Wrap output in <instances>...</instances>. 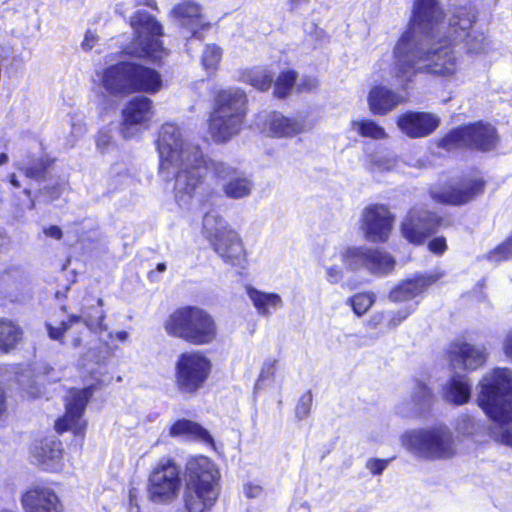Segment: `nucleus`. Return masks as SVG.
I'll use <instances>...</instances> for the list:
<instances>
[{
  "label": "nucleus",
  "mask_w": 512,
  "mask_h": 512,
  "mask_svg": "<svg viewBox=\"0 0 512 512\" xmlns=\"http://www.w3.org/2000/svg\"><path fill=\"white\" fill-rule=\"evenodd\" d=\"M411 398L417 405H430L433 399V393L425 383L417 381Z\"/></svg>",
  "instance_id": "42"
},
{
  "label": "nucleus",
  "mask_w": 512,
  "mask_h": 512,
  "mask_svg": "<svg viewBox=\"0 0 512 512\" xmlns=\"http://www.w3.org/2000/svg\"><path fill=\"white\" fill-rule=\"evenodd\" d=\"M212 373V360L203 351H183L174 362V389L182 397H195L208 386Z\"/></svg>",
  "instance_id": "10"
},
{
  "label": "nucleus",
  "mask_w": 512,
  "mask_h": 512,
  "mask_svg": "<svg viewBox=\"0 0 512 512\" xmlns=\"http://www.w3.org/2000/svg\"><path fill=\"white\" fill-rule=\"evenodd\" d=\"M43 234L46 237L52 238L54 240H61L63 238V231L57 225H50L48 227L43 228Z\"/></svg>",
  "instance_id": "53"
},
{
  "label": "nucleus",
  "mask_w": 512,
  "mask_h": 512,
  "mask_svg": "<svg viewBox=\"0 0 512 512\" xmlns=\"http://www.w3.org/2000/svg\"><path fill=\"white\" fill-rule=\"evenodd\" d=\"M175 18L196 36L199 30L210 27V23L203 22L201 6L191 0H183L176 4L172 10Z\"/></svg>",
  "instance_id": "25"
},
{
  "label": "nucleus",
  "mask_w": 512,
  "mask_h": 512,
  "mask_svg": "<svg viewBox=\"0 0 512 512\" xmlns=\"http://www.w3.org/2000/svg\"><path fill=\"white\" fill-rule=\"evenodd\" d=\"M476 22V16L471 8L459 6L455 9L447 27V33L454 42V46L463 43L465 52L468 55H479L486 53L489 48V40L483 32L472 31Z\"/></svg>",
  "instance_id": "15"
},
{
  "label": "nucleus",
  "mask_w": 512,
  "mask_h": 512,
  "mask_svg": "<svg viewBox=\"0 0 512 512\" xmlns=\"http://www.w3.org/2000/svg\"><path fill=\"white\" fill-rule=\"evenodd\" d=\"M166 334L191 346H207L217 341L219 327L215 317L197 305H182L163 322Z\"/></svg>",
  "instance_id": "6"
},
{
  "label": "nucleus",
  "mask_w": 512,
  "mask_h": 512,
  "mask_svg": "<svg viewBox=\"0 0 512 512\" xmlns=\"http://www.w3.org/2000/svg\"><path fill=\"white\" fill-rule=\"evenodd\" d=\"M367 102L371 114L385 116L401 104L403 98L384 85H375L368 93Z\"/></svg>",
  "instance_id": "24"
},
{
  "label": "nucleus",
  "mask_w": 512,
  "mask_h": 512,
  "mask_svg": "<svg viewBox=\"0 0 512 512\" xmlns=\"http://www.w3.org/2000/svg\"><path fill=\"white\" fill-rule=\"evenodd\" d=\"M447 360L453 368L459 367L467 372L475 371L485 365L488 354L485 347H479L465 341L449 344Z\"/></svg>",
  "instance_id": "22"
},
{
  "label": "nucleus",
  "mask_w": 512,
  "mask_h": 512,
  "mask_svg": "<svg viewBox=\"0 0 512 512\" xmlns=\"http://www.w3.org/2000/svg\"><path fill=\"white\" fill-rule=\"evenodd\" d=\"M503 352L506 357L512 361V331H510L505 337L503 343Z\"/></svg>",
  "instance_id": "56"
},
{
  "label": "nucleus",
  "mask_w": 512,
  "mask_h": 512,
  "mask_svg": "<svg viewBox=\"0 0 512 512\" xmlns=\"http://www.w3.org/2000/svg\"><path fill=\"white\" fill-rule=\"evenodd\" d=\"M298 73L294 69H285L279 72L273 80V96L277 99L287 98L296 86Z\"/></svg>",
  "instance_id": "34"
},
{
  "label": "nucleus",
  "mask_w": 512,
  "mask_h": 512,
  "mask_svg": "<svg viewBox=\"0 0 512 512\" xmlns=\"http://www.w3.org/2000/svg\"><path fill=\"white\" fill-rule=\"evenodd\" d=\"M225 167L233 170L231 174L224 177L223 179L230 178L228 182L223 186L224 194L231 199H241L250 195L252 190V182L244 177V176H236V169L227 166L223 162H221ZM211 173L214 178L222 179L221 177H216L214 173L210 170L208 174Z\"/></svg>",
  "instance_id": "31"
},
{
  "label": "nucleus",
  "mask_w": 512,
  "mask_h": 512,
  "mask_svg": "<svg viewBox=\"0 0 512 512\" xmlns=\"http://www.w3.org/2000/svg\"><path fill=\"white\" fill-rule=\"evenodd\" d=\"M393 57L394 76L404 83L412 82L419 73L451 78L458 72L454 42L447 31L437 47L424 50L414 40L411 29H406L395 44Z\"/></svg>",
  "instance_id": "3"
},
{
  "label": "nucleus",
  "mask_w": 512,
  "mask_h": 512,
  "mask_svg": "<svg viewBox=\"0 0 512 512\" xmlns=\"http://www.w3.org/2000/svg\"><path fill=\"white\" fill-rule=\"evenodd\" d=\"M98 40H99V37L96 34V32L88 29L85 32L84 39H83V41L81 43V47L85 51H90L96 45Z\"/></svg>",
  "instance_id": "52"
},
{
  "label": "nucleus",
  "mask_w": 512,
  "mask_h": 512,
  "mask_svg": "<svg viewBox=\"0 0 512 512\" xmlns=\"http://www.w3.org/2000/svg\"><path fill=\"white\" fill-rule=\"evenodd\" d=\"M34 512H62L55 492L47 488L34 487Z\"/></svg>",
  "instance_id": "33"
},
{
  "label": "nucleus",
  "mask_w": 512,
  "mask_h": 512,
  "mask_svg": "<svg viewBox=\"0 0 512 512\" xmlns=\"http://www.w3.org/2000/svg\"><path fill=\"white\" fill-rule=\"evenodd\" d=\"M147 276L150 280H155V272L154 271H149Z\"/></svg>",
  "instance_id": "64"
},
{
  "label": "nucleus",
  "mask_w": 512,
  "mask_h": 512,
  "mask_svg": "<svg viewBox=\"0 0 512 512\" xmlns=\"http://www.w3.org/2000/svg\"><path fill=\"white\" fill-rule=\"evenodd\" d=\"M313 403V394L311 390L305 391L299 398L295 407V416L299 420H303L310 415Z\"/></svg>",
  "instance_id": "43"
},
{
  "label": "nucleus",
  "mask_w": 512,
  "mask_h": 512,
  "mask_svg": "<svg viewBox=\"0 0 512 512\" xmlns=\"http://www.w3.org/2000/svg\"><path fill=\"white\" fill-rule=\"evenodd\" d=\"M7 161H8L7 154L4 152L0 153V165L7 163Z\"/></svg>",
  "instance_id": "60"
},
{
  "label": "nucleus",
  "mask_w": 512,
  "mask_h": 512,
  "mask_svg": "<svg viewBox=\"0 0 512 512\" xmlns=\"http://www.w3.org/2000/svg\"><path fill=\"white\" fill-rule=\"evenodd\" d=\"M360 222V228L368 241L386 243L393 231L395 215L388 205L371 203L363 209Z\"/></svg>",
  "instance_id": "17"
},
{
  "label": "nucleus",
  "mask_w": 512,
  "mask_h": 512,
  "mask_svg": "<svg viewBox=\"0 0 512 512\" xmlns=\"http://www.w3.org/2000/svg\"><path fill=\"white\" fill-rule=\"evenodd\" d=\"M55 163V158H40L34 163V179L45 178L46 174L50 171Z\"/></svg>",
  "instance_id": "47"
},
{
  "label": "nucleus",
  "mask_w": 512,
  "mask_h": 512,
  "mask_svg": "<svg viewBox=\"0 0 512 512\" xmlns=\"http://www.w3.org/2000/svg\"><path fill=\"white\" fill-rule=\"evenodd\" d=\"M365 258V268L372 273L388 274L396 265L393 256L378 248L365 247Z\"/></svg>",
  "instance_id": "29"
},
{
  "label": "nucleus",
  "mask_w": 512,
  "mask_h": 512,
  "mask_svg": "<svg viewBox=\"0 0 512 512\" xmlns=\"http://www.w3.org/2000/svg\"><path fill=\"white\" fill-rule=\"evenodd\" d=\"M101 84L112 97H131L121 110V131L148 125L154 117L155 95L164 87L162 74L155 68L136 61H119L103 69Z\"/></svg>",
  "instance_id": "1"
},
{
  "label": "nucleus",
  "mask_w": 512,
  "mask_h": 512,
  "mask_svg": "<svg viewBox=\"0 0 512 512\" xmlns=\"http://www.w3.org/2000/svg\"><path fill=\"white\" fill-rule=\"evenodd\" d=\"M210 245L224 263L245 268L247 252L240 236L231 229H219L208 236Z\"/></svg>",
  "instance_id": "18"
},
{
  "label": "nucleus",
  "mask_w": 512,
  "mask_h": 512,
  "mask_svg": "<svg viewBox=\"0 0 512 512\" xmlns=\"http://www.w3.org/2000/svg\"><path fill=\"white\" fill-rule=\"evenodd\" d=\"M36 465L44 472L59 473L64 468V447L55 436L41 438L34 449Z\"/></svg>",
  "instance_id": "23"
},
{
  "label": "nucleus",
  "mask_w": 512,
  "mask_h": 512,
  "mask_svg": "<svg viewBox=\"0 0 512 512\" xmlns=\"http://www.w3.org/2000/svg\"><path fill=\"white\" fill-rule=\"evenodd\" d=\"M479 386L478 406L502 428L497 441L512 448V370L494 368L482 377Z\"/></svg>",
  "instance_id": "4"
},
{
  "label": "nucleus",
  "mask_w": 512,
  "mask_h": 512,
  "mask_svg": "<svg viewBox=\"0 0 512 512\" xmlns=\"http://www.w3.org/2000/svg\"><path fill=\"white\" fill-rule=\"evenodd\" d=\"M23 339V330L16 322L0 318V354L14 350Z\"/></svg>",
  "instance_id": "30"
},
{
  "label": "nucleus",
  "mask_w": 512,
  "mask_h": 512,
  "mask_svg": "<svg viewBox=\"0 0 512 512\" xmlns=\"http://www.w3.org/2000/svg\"><path fill=\"white\" fill-rule=\"evenodd\" d=\"M6 395L3 388L0 386V416L6 411Z\"/></svg>",
  "instance_id": "57"
},
{
  "label": "nucleus",
  "mask_w": 512,
  "mask_h": 512,
  "mask_svg": "<svg viewBox=\"0 0 512 512\" xmlns=\"http://www.w3.org/2000/svg\"><path fill=\"white\" fill-rule=\"evenodd\" d=\"M491 255L496 261H506L512 258V233L491 251Z\"/></svg>",
  "instance_id": "44"
},
{
  "label": "nucleus",
  "mask_w": 512,
  "mask_h": 512,
  "mask_svg": "<svg viewBox=\"0 0 512 512\" xmlns=\"http://www.w3.org/2000/svg\"><path fill=\"white\" fill-rule=\"evenodd\" d=\"M365 247H348L341 252V261L348 270L365 267Z\"/></svg>",
  "instance_id": "38"
},
{
  "label": "nucleus",
  "mask_w": 512,
  "mask_h": 512,
  "mask_svg": "<svg viewBox=\"0 0 512 512\" xmlns=\"http://www.w3.org/2000/svg\"><path fill=\"white\" fill-rule=\"evenodd\" d=\"M245 82L256 90L268 91L273 84V76L267 71H250L245 75Z\"/></svg>",
  "instance_id": "41"
},
{
  "label": "nucleus",
  "mask_w": 512,
  "mask_h": 512,
  "mask_svg": "<svg viewBox=\"0 0 512 512\" xmlns=\"http://www.w3.org/2000/svg\"><path fill=\"white\" fill-rule=\"evenodd\" d=\"M156 147L159 154V171L178 166L175 174L176 187L181 195L193 197L212 171L216 177L224 178L233 170L222 163L207 158L197 144L185 142L181 129L174 123H164L158 131Z\"/></svg>",
  "instance_id": "2"
},
{
  "label": "nucleus",
  "mask_w": 512,
  "mask_h": 512,
  "mask_svg": "<svg viewBox=\"0 0 512 512\" xmlns=\"http://www.w3.org/2000/svg\"><path fill=\"white\" fill-rule=\"evenodd\" d=\"M430 253L435 256H442L448 251L447 239L444 235H438V233L425 243Z\"/></svg>",
  "instance_id": "45"
},
{
  "label": "nucleus",
  "mask_w": 512,
  "mask_h": 512,
  "mask_svg": "<svg viewBox=\"0 0 512 512\" xmlns=\"http://www.w3.org/2000/svg\"><path fill=\"white\" fill-rule=\"evenodd\" d=\"M351 127L363 138L383 140L388 137L385 129L372 119L353 120L351 121Z\"/></svg>",
  "instance_id": "35"
},
{
  "label": "nucleus",
  "mask_w": 512,
  "mask_h": 512,
  "mask_svg": "<svg viewBox=\"0 0 512 512\" xmlns=\"http://www.w3.org/2000/svg\"><path fill=\"white\" fill-rule=\"evenodd\" d=\"M10 182H11L15 187H19V183H18V181L16 180V177H15V175H14V174L11 176Z\"/></svg>",
  "instance_id": "62"
},
{
  "label": "nucleus",
  "mask_w": 512,
  "mask_h": 512,
  "mask_svg": "<svg viewBox=\"0 0 512 512\" xmlns=\"http://www.w3.org/2000/svg\"><path fill=\"white\" fill-rule=\"evenodd\" d=\"M386 321V314L384 312H375L367 320L365 326L367 329L376 330L381 327Z\"/></svg>",
  "instance_id": "51"
},
{
  "label": "nucleus",
  "mask_w": 512,
  "mask_h": 512,
  "mask_svg": "<svg viewBox=\"0 0 512 512\" xmlns=\"http://www.w3.org/2000/svg\"><path fill=\"white\" fill-rule=\"evenodd\" d=\"M399 130L410 139H421L432 135L440 126V118L431 112L406 111L396 118Z\"/></svg>",
  "instance_id": "21"
},
{
  "label": "nucleus",
  "mask_w": 512,
  "mask_h": 512,
  "mask_svg": "<svg viewBox=\"0 0 512 512\" xmlns=\"http://www.w3.org/2000/svg\"><path fill=\"white\" fill-rule=\"evenodd\" d=\"M269 134L274 138H292L304 131L302 120L272 111L267 119Z\"/></svg>",
  "instance_id": "26"
},
{
  "label": "nucleus",
  "mask_w": 512,
  "mask_h": 512,
  "mask_svg": "<svg viewBox=\"0 0 512 512\" xmlns=\"http://www.w3.org/2000/svg\"><path fill=\"white\" fill-rule=\"evenodd\" d=\"M102 307V298L95 296L93 293H86L83 297L82 313L86 315L87 318L102 321L105 318Z\"/></svg>",
  "instance_id": "39"
},
{
  "label": "nucleus",
  "mask_w": 512,
  "mask_h": 512,
  "mask_svg": "<svg viewBox=\"0 0 512 512\" xmlns=\"http://www.w3.org/2000/svg\"><path fill=\"white\" fill-rule=\"evenodd\" d=\"M443 277V272L429 273L417 272L413 276L405 278L395 285L388 294L390 301L402 303L412 300L426 293L429 288Z\"/></svg>",
  "instance_id": "20"
},
{
  "label": "nucleus",
  "mask_w": 512,
  "mask_h": 512,
  "mask_svg": "<svg viewBox=\"0 0 512 512\" xmlns=\"http://www.w3.org/2000/svg\"><path fill=\"white\" fill-rule=\"evenodd\" d=\"M450 224L451 222L436 210L424 206H413L400 220L399 233L409 245L420 247Z\"/></svg>",
  "instance_id": "11"
},
{
  "label": "nucleus",
  "mask_w": 512,
  "mask_h": 512,
  "mask_svg": "<svg viewBox=\"0 0 512 512\" xmlns=\"http://www.w3.org/2000/svg\"><path fill=\"white\" fill-rule=\"evenodd\" d=\"M186 485L183 505L186 512H210L218 499L216 485L219 470L207 456L198 455L187 460L185 465Z\"/></svg>",
  "instance_id": "8"
},
{
  "label": "nucleus",
  "mask_w": 512,
  "mask_h": 512,
  "mask_svg": "<svg viewBox=\"0 0 512 512\" xmlns=\"http://www.w3.org/2000/svg\"><path fill=\"white\" fill-rule=\"evenodd\" d=\"M327 279L332 284H337L343 277L342 270L338 266L327 268Z\"/></svg>",
  "instance_id": "54"
},
{
  "label": "nucleus",
  "mask_w": 512,
  "mask_h": 512,
  "mask_svg": "<svg viewBox=\"0 0 512 512\" xmlns=\"http://www.w3.org/2000/svg\"><path fill=\"white\" fill-rule=\"evenodd\" d=\"M82 341H83V331L78 333L77 336L73 338L72 344L74 347H79V346H81Z\"/></svg>",
  "instance_id": "59"
},
{
  "label": "nucleus",
  "mask_w": 512,
  "mask_h": 512,
  "mask_svg": "<svg viewBox=\"0 0 512 512\" xmlns=\"http://www.w3.org/2000/svg\"><path fill=\"white\" fill-rule=\"evenodd\" d=\"M416 310V305L403 307L395 312H392L389 315V319L387 321L388 328H396L402 322H404L414 311Z\"/></svg>",
  "instance_id": "46"
},
{
  "label": "nucleus",
  "mask_w": 512,
  "mask_h": 512,
  "mask_svg": "<svg viewBox=\"0 0 512 512\" xmlns=\"http://www.w3.org/2000/svg\"><path fill=\"white\" fill-rule=\"evenodd\" d=\"M445 19V11L438 0H414L407 29L417 28L427 37L433 38Z\"/></svg>",
  "instance_id": "19"
},
{
  "label": "nucleus",
  "mask_w": 512,
  "mask_h": 512,
  "mask_svg": "<svg viewBox=\"0 0 512 512\" xmlns=\"http://www.w3.org/2000/svg\"><path fill=\"white\" fill-rule=\"evenodd\" d=\"M500 143L497 128L484 120L457 125L434 140L436 149L447 156L463 152L491 153L498 149Z\"/></svg>",
  "instance_id": "7"
},
{
  "label": "nucleus",
  "mask_w": 512,
  "mask_h": 512,
  "mask_svg": "<svg viewBox=\"0 0 512 512\" xmlns=\"http://www.w3.org/2000/svg\"><path fill=\"white\" fill-rule=\"evenodd\" d=\"M443 397L449 403L460 406L471 398V383L465 375L453 374L443 387Z\"/></svg>",
  "instance_id": "28"
},
{
  "label": "nucleus",
  "mask_w": 512,
  "mask_h": 512,
  "mask_svg": "<svg viewBox=\"0 0 512 512\" xmlns=\"http://www.w3.org/2000/svg\"><path fill=\"white\" fill-rule=\"evenodd\" d=\"M129 24L133 37L127 46V54L161 67L169 54L161 40L164 35L162 24L145 10L135 11L130 16Z\"/></svg>",
  "instance_id": "9"
},
{
  "label": "nucleus",
  "mask_w": 512,
  "mask_h": 512,
  "mask_svg": "<svg viewBox=\"0 0 512 512\" xmlns=\"http://www.w3.org/2000/svg\"><path fill=\"white\" fill-rule=\"evenodd\" d=\"M82 321V316L76 314H70L66 320L60 322L58 326H54L51 323H46L45 327L48 336L51 340L58 341L63 344L65 339V333L72 328L75 324Z\"/></svg>",
  "instance_id": "37"
},
{
  "label": "nucleus",
  "mask_w": 512,
  "mask_h": 512,
  "mask_svg": "<svg viewBox=\"0 0 512 512\" xmlns=\"http://www.w3.org/2000/svg\"><path fill=\"white\" fill-rule=\"evenodd\" d=\"M408 447L426 459L451 458L455 454L452 432L445 425L408 431Z\"/></svg>",
  "instance_id": "14"
},
{
  "label": "nucleus",
  "mask_w": 512,
  "mask_h": 512,
  "mask_svg": "<svg viewBox=\"0 0 512 512\" xmlns=\"http://www.w3.org/2000/svg\"><path fill=\"white\" fill-rule=\"evenodd\" d=\"M488 181L481 171L471 168L458 175L446 188L432 193V199L442 205L462 207L480 199Z\"/></svg>",
  "instance_id": "13"
},
{
  "label": "nucleus",
  "mask_w": 512,
  "mask_h": 512,
  "mask_svg": "<svg viewBox=\"0 0 512 512\" xmlns=\"http://www.w3.org/2000/svg\"><path fill=\"white\" fill-rule=\"evenodd\" d=\"M181 485L179 465L172 457H162L149 472L146 496L153 504L167 505L177 499Z\"/></svg>",
  "instance_id": "12"
},
{
  "label": "nucleus",
  "mask_w": 512,
  "mask_h": 512,
  "mask_svg": "<svg viewBox=\"0 0 512 512\" xmlns=\"http://www.w3.org/2000/svg\"><path fill=\"white\" fill-rule=\"evenodd\" d=\"M93 393L94 385L70 390V396L64 405L65 411L54 423V429L58 434L71 432L73 437L84 441L88 427L84 414Z\"/></svg>",
  "instance_id": "16"
},
{
  "label": "nucleus",
  "mask_w": 512,
  "mask_h": 512,
  "mask_svg": "<svg viewBox=\"0 0 512 512\" xmlns=\"http://www.w3.org/2000/svg\"><path fill=\"white\" fill-rule=\"evenodd\" d=\"M247 295L261 315H268L272 310L281 306L282 299L277 293L262 292L254 287H247Z\"/></svg>",
  "instance_id": "32"
},
{
  "label": "nucleus",
  "mask_w": 512,
  "mask_h": 512,
  "mask_svg": "<svg viewBox=\"0 0 512 512\" xmlns=\"http://www.w3.org/2000/svg\"><path fill=\"white\" fill-rule=\"evenodd\" d=\"M171 437L186 436L193 441H199L207 445H214V439L210 432L201 424L190 419L181 418L169 427Z\"/></svg>",
  "instance_id": "27"
},
{
  "label": "nucleus",
  "mask_w": 512,
  "mask_h": 512,
  "mask_svg": "<svg viewBox=\"0 0 512 512\" xmlns=\"http://www.w3.org/2000/svg\"><path fill=\"white\" fill-rule=\"evenodd\" d=\"M32 502L31 491H26L22 496V504L25 508L29 507Z\"/></svg>",
  "instance_id": "58"
},
{
  "label": "nucleus",
  "mask_w": 512,
  "mask_h": 512,
  "mask_svg": "<svg viewBox=\"0 0 512 512\" xmlns=\"http://www.w3.org/2000/svg\"><path fill=\"white\" fill-rule=\"evenodd\" d=\"M128 499L130 506H134L137 508V511L140 509L139 499H140V490L137 487H130L128 491Z\"/></svg>",
  "instance_id": "55"
},
{
  "label": "nucleus",
  "mask_w": 512,
  "mask_h": 512,
  "mask_svg": "<svg viewBox=\"0 0 512 512\" xmlns=\"http://www.w3.org/2000/svg\"><path fill=\"white\" fill-rule=\"evenodd\" d=\"M126 337H127V333L125 331H121L118 333L119 339L124 340V339H126Z\"/></svg>",
  "instance_id": "63"
},
{
  "label": "nucleus",
  "mask_w": 512,
  "mask_h": 512,
  "mask_svg": "<svg viewBox=\"0 0 512 512\" xmlns=\"http://www.w3.org/2000/svg\"><path fill=\"white\" fill-rule=\"evenodd\" d=\"M165 270H166V264H165V263H158V264L156 265V271H157V272L162 273V272H164Z\"/></svg>",
  "instance_id": "61"
},
{
  "label": "nucleus",
  "mask_w": 512,
  "mask_h": 512,
  "mask_svg": "<svg viewBox=\"0 0 512 512\" xmlns=\"http://www.w3.org/2000/svg\"><path fill=\"white\" fill-rule=\"evenodd\" d=\"M375 300L376 296L373 292L365 291L350 296L347 299L346 304L351 307L353 313L357 317H361L373 306Z\"/></svg>",
  "instance_id": "36"
},
{
  "label": "nucleus",
  "mask_w": 512,
  "mask_h": 512,
  "mask_svg": "<svg viewBox=\"0 0 512 512\" xmlns=\"http://www.w3.org/2000/svg\"><path fill=\"white\" fill-rule=\"evenodd\" d=\"M249 99L240 88H220L211 93L207 132L217 144H225L239 135L246 125Z\"/></svg>",
  "instance_id": "5"
},
{
  "label": "nucleus",
  "mask_w": 512,
  "mask_h": 512,
  "mask_svg": "<svg viewBox=\"0 0 512 512\" xmlns=\"http://www.w3.org/2000/svg\"><path fill=\"white\" fill-rule=\"evenodd\" d=\"M222 49L216 44H207L201 56V63L208 73H214L221 62Z\"/></svg>",
  "instance_id": "40"
},
{
  "label": "nucleus",
  "mask_w": 512,
  "mask_h": 512,
  "mask_svg": "<svg viewBox=\"0 0 512 512\" xmlns=\"http://www.w3.org/2000/svg\"><path fill=\"white\" fill-rule=\"evenodd\" d=\"M319 82L317 78L305 75L301 78L300 82L296 85V93L308 94L318 88Z\"/></svg>",
  "instance_id": "48"
},
{
  "label": "nucleus",
  "mask_w": 512,
  "mask_h": 512,
  "mask_svg": "<svg viewBox=\"0 0 512 512\" xmlns=\"http://www.w3.org/2000/svg\"><path fill=\"white\" fill-rule=\"evenodd\" d=\"M389 460L379 459V458H371L367 461L366 467L370 471V473L374 476L380 475L386 469Z\"/></svg>",
  "instance_id": "50"
},
{
  "label": "nucleus",
  "mask_w": 512,
  "mask_h": 512,
  "mask_svg": "<svg viewBox=\"0 0 512 512\" xmlns=\"http://www.w3.org/2000/svg\"><path fill=\"white\" fill-rule=\"evenodd\" d=\"M278 360L277 359H269L264 362L262 365V368L260 370L258 381H263L268 378H272L275 375L276 372V366H277Z\"/></svg>",
  "instance_id": "49"
}]
</instances>
